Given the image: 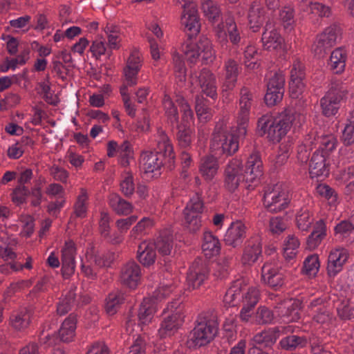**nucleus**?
Instances as JSON below:
<instances>
[{
	"mask_svg": "<svg viewBox=\"0 0 354 354\" xmlns=\"http://www.w3.org/2000/svg\"><path fill=\"white\" fill-rule=\"evenodd\" d=\"M304 76V66L299 59L295 58L290 71L289 81V96L294 99L290 102V104L295 106L294 111L289 110V129L292 127L294 132L301 127L305 120V116L301 113L304 101L299 98L304 88V84L302 82Z\"/></svg>",
	"mask_w": 354,
	"mask_h": 354,
	"instance_id": "nucleus-1",
	"label": "nucleus"
},
{
	"mask_svg": "<svg viewBox=\"0 0 354 354\" xmlns=\"http://www.w3.org/2000/svg\"><path fill=\"white\" fill-rule=\"evenodd\" d=\"M158 151H145L140 156V165L145 173H155L163 165L162 157L171 160L174 158L173 147L165 131L158 129L156 136Z\"/></svg>",
	"mask_w": 354,
	"mask_h": 354,
	"instance_id": "nucleus-2",
	"label": "nucleus"
},
{
	"mask_svg": "<svg viewBox=\"0 0 354 354\" xmlns=\"http://www.w3.org/2000/svg\"><path fill=\"white\" fill-rule=\"evenodd\" d=\"M257 131L272 142H279L288 133V111L284 108L275 116L270 113L263 115L257 122Z\"/></svg>",
	"mask_w": 354,
	"mask_h": 354,
	"instance_id": "nucleus-3",
	"label": "nucleus"
},
{
	"mask_svg": "<svg viewBox=\"0 0 354 354\" xmlns=\"http://www.w3.org/2000/svg\"><path fill=\"white\" fill-rule=\"evenodd\" d=\"M162 315L164 317L158 330V335L160 339L173 336L185 321L183 308L178 300L169 302L163 310Z\"/></svg>",
	"mask_w": 354,
	"mask_h": 354,
	"instance_id": "nucleus-4",
	"label": "nucleus"
},
{
	"mask_svg": "<svg viewBox=\"0 0 354 354\" xmlns=\"http://www.w3.org/2000/svg\"><path fill=\"white\" fill-rule=\"evenodd\" d=\"M237 136L232 133L225 121L218 122L212 135L211 149L219 154L232 155L239 149Z\"/></svg>",
	"mask_w": 354,
	"mask_h": 354,
	"instance_id": "nucleus-5",
	"label": "nucleus"
},
{
	"mask_svg": "<svg viewBox=\"0 0 354 354\" xmlns=\"http://www.w3.org/2000/svg\"><path fill=\"white\" fill-rule=\"evenodd\" d=\"M186 59L196 62L201 59L205 64L212 62L216 57L211 41L206 37H201L196 42H187L183 48Z\"/></svg>",
	"mask_w": 354,
	"mask_h": 354,
	"instance_id": "nucleus-6",
	"label": "nucleus"
},
{
	"mask_svg": "<svg viewBox=\"0 0 354 354\" xmlns=\"http://www.w3.org/2000/svg\"><path fill=\"white\" fill-rule=\"evenodd\" d=\"M217 333L216 324L211 320H201L190 332L187 344L189 347H201L209 344Z\"/></svg>",
	"mask_w": 354,
	"mask_h": 354,
	"instance_id": "nucleus-7",
	"label": "nucleus"
},
{
	"mask_svg": "<svg viewBox=\"0 0 354 354\" xmlns=\"http://www.w3.org/2000/svg\"><path fill=\"white\" fill-rule=\"evenodd\" d=\"M217 41L222 46H227L230 41L239 45L241 40V30L232 17H227L214 28Z\"/></svg>",
	"mask_w": 354,
	"mask_h": 354,
	"instance_id": "nucleus-8",
	"label": "nucleus"
},
{
	"mask_svg": "<svg viewBox=\"0 0 354 354\" xmlns=\"http://www.w3.org/2000/svg\"><path fill=\"white\" fill-rule=\"evenodd\" d=\"M204 203L198 195H195L187 202L184 211V219L187 228L192 232L198 231L202 225V214Z\"/></svg>",
	"mask_w": 354,
	"mask_h": 354,
	"instance_id": "nucleus-9",
	"label": "nucleus"
},
{
	"mask_svg": "<svg viewBox=\"0 0 354 354\" xmlns=\"http://www.w3.org/2000/svg\"><path fill=\"white\" fill-rule=\"evenodd\" d=\"M287 187L283 184H276L266 190L263 197V205L272 212H278L287 207Z\"/></svg>",
	"mask_w": 354,
	"mask_h": 354,
	"instance_id": "nucleus-10",
	"label": "nucleus"
},
{
	"mask_svg": "<svg viewBox=\"0 0 354 354\" xmlns=\"http://www.w3.org/2000/svg\"><path fill=\"white\" fill-rule=\"evenodd\" d=\"M346 91L339 83H332L329 91L320 100L323 115L330 117L337 113L341 100L346 95Z\"/></svg>",
	"mask_w": 354,
	"mask_h": 354,
	"instance_id": "nucleus-11",
	"label": "nucleus"
},
{
	"mask_svg": "<svg viewBox=\"0 0 354 354\" xmlns=\"http://www.w3.org/2000/svg\"><path fill=\"white\" fill-rule=\"evenodd\" d=\"M341 35V29L337 25L330 26L317 36L313 51L319 58L324 57L327 52L336 44Z\"/></svg>",
	"mask_w": 354,
	"mask_h": 354,
	"instance_id": "nucleus-12",
	"label": "nucleus"
},
{
	"mask_svg": "<svg viewBox=\"0 0 354 354\" xmlns=\"http://www.w3.org/2000/svg\"><path fill=\"white\" fill-rule=\"evenodd\" d=\"M241 183L245 185L243 167L241 160L232 159L226 165L224 186L230 192H235Z\"/></svg>",
	"mask_w": 354,
	"mask_h": 354,
	"instance_id": "nucleus-13",
	"label": "nucleus"
},
{
	"mask_svg": "<svg viewBox=\"0 0 354 354\" xmlns=\"http://www.w3.org/2000/svg\"><path fill=\"white\" fill-rule=\"evenodd\" d=\"M243 174L245 187L247 189H252L257 186L263 175V163L257 152L252 153L248 157Z\"/></svg>",
	"mask_w": 354,
	"mask_h": 354,
	"instance_id": "nucleus-14",
	"label": "nucleus"
},
{
	"mask_svg": "<svg viewBox=\"0 0 354 354\" xmlns=\"http://www.w3.org/2000/svg\"><path fill=\"white\" fill-rule=\"evenodd\" d=\"M285 75L282 72L274 73L270 79L264 96V101L268 106H275L282 100L285 91Z\"/></svg>",
	"mask_w": 354,
	"mask_h": 354,
	"instance_id": "nucleus-15",
	"label": "nucleus"
},
{
	"mask_svg": "<svg viewBox=\"0 0 354 354\" xmlns=\"http://www.w3.org/2000/svg\"><path fill=\"white\" fill-rule=\"evenodd\" d=\"M240 95L237 131H239V136H244L247 131L250 109L253 104V95L246 88L241 89Z\"/></svg>",
	"mask_w": 354,
	"mask_h": 354,
	"instance_id": "nucleus-16",
	"label": "nucleus"
},
{
	"mask_svg": "<svg viewBox=\"0 0 354 354\" xmlns=\"http://www.w3.org/2000/svg\"><path fill=\"white\" fill-rule=\"evenodd\" d=\"M142 58L139 50L133 49L127 59L126 66L123 69L125 82L128 86L136 85L138 82V75L141 68Z\"/></svg>",
	"mask_w": 354,
	"mask_h": 354,
	"instance_id": "nucleus-17",
	"label": "nucleus"
},
{
	"mask_svg": "<svg viewBox=\"0 0 354 354\" xmlns=\"http://www.w3.org/2000/svg\"><path fill=\"white\" fill-rule=\"evenodd\" d=\"M109 265V261L104 260L91 248L86 251L85 260H82V271L85 276L92 279L96 275L97 268H102Z\"/></svg>",
	"mask_w": 354,
	"mask_h": 354,
	"instance_id": "nucleus-18",
	"label": "nucleus"
},
{
	"mask_svg": "<svg viewBox=\"0 0 354 354\" xmlns=\"http://www.w3.org/2000/svg\"><path fill=\"white\" fill-rule=\"evenodd\" d=\"M195 77L203 93L213 99L217 96L216 77L209 69L203 68Z\"/></svg>",
	"mask_w": 354,
	"mask_h": 354,
	"instance_id": "nucleus-19",
	"label": "nucleus"
},
{
	"mask_svg": "<svg viewBox=\"0 0 354 354\" xmlns=\"http://www.w3.org/2000/svg\"><path fill=\"white\" fill-rule=\"evenodd\" d=\"M140 279V268L134 261H129L121 269L120 280L125 286L133 289L137 287Z\"/></svg>",
	"mask_w": 354,
	"mask_h": 354,
	"instance_id": "nucleus-20",
	"label": "nucleus"
},
{
	"mask_svg": "<svg viewBox=\"0 0 354 354\" xmlns=\"http://www.w3.org/2000/svg\"><path fill=\"white\" fill-rule=\"evenodd\" d=\"M261 281L273 288L281 286L283 283V274L280 268L274 263H265L261 268Z\"/></svg>",
	"mask_w": 354,
	"mask_h": 354,
	"instance_id": "nucleus-21",
	"label": "nucleus"
},
{
	"mask_svg": "<svg viewBox=\"0 0 354 354\" xmlns=\"http://www.w3.org/2000/svg\"><path fill=\"white\" fill-rule=\"evenodd\" d=\"M76 248L75 243L66 241L62 249V274L64 277H68L73 274L75 268Z\"/></svg>",
	"mask_w": 354,
	"mask_h": 354,
	"instance_id": "nucleus-22",
	"label": "nucleus"
},
{
	"mask_svg": "<svg viewBox=\"0 0 354 354\" xmlns=\"http://www.w3.org/2000/svg\"><path fill=\"white\" fill-rule=\"evenodd\" d=\"M348 257V253L344 249H336L330 252L326 268L327 274L330 277H335L342 270Z\"/></svg>",
	"mask_w": 354,
	"mask_h": 354,
	"instance_id": "nucleus-23",
	"label": "nucleus"
},
{
	"mask_svg": "<svg viewBox=\"0 0 354 354\" xmlns=\"http://www.w3.org/2000/svg\"><path fill=\"white\" fill-rule=\"evenodd\" d=\"M309 173L311 178L326 177L329 174L328 165L326 163V156L319 150L315 151L310 160Z\"/></svg>",
	"mask_w": 354,
	"mask_h": 354,
	"instance_id": "nucleus-24",
	"label": "nucleus"
},
{
	"mask_svg": "<svg viewBox=\"0 0 354 354\" xmlns=\"http://www.w3.org/2000/svg\"><path fill=\"white\" fill-rule=\"evenodd\" d=\"M158 308V305L153 298H145L138 313L139 326L143 327L151 324L154 319Z\"/></svg>",
	"mask_w": 354,
	"mask_h": 354,
	"instance_id": "nucleus-25",
	"label": "nucleus"
},
{
	"mask_svg": "<svg viewBox=\"0 0 354 354\" xmlns=\"http://www.w3.org/2000/svg\"><path fill=\"white\" fill-rule=\"evenodd\" d=\"M245 233L246 227L242 222H232L225 234L224 241L228 245L236 247L243 241Z\"/></svg>",
	"mask_w": 354,
	"mask_h": 354,
	"instance_id": "nucleus-26",
	"label": "nucleus"
},
{
	"mask_svg": "<svg viewBox=\"0 0 354 354\" xmlns=\"http://www.w3.org/2000/svg\"><path fill=\"white\" fill-rule=\"evenodd\" d=\"M208 275L207 269L199 264L192 265L187 273V285L189 290L199 288L206 280Z\"/></svg>",
	"mask_w": 354,
	"mask_h": 354,
	"instance_id": "nucleus-27",
	"label": "nucleus"
},
{
	"mask_svg": "<svg viewBox=\"0 0 354 354\" xmlns=\"http://www.w3.org/2000/svg\"><path fill=\"white\" fill-rule=\"evenodd\" d=\"M181 24L192 33L199 32L201 24L196 5H192L190 7L183 9Z\"/></svg>",
	"mask_w": 354,
	"mask_h": 354,
	"instance_id": "nucleus-28",
	"label": "nucleus"
},
{
	"mask_svg": "<svg viewBox=\"0 0 354 354\" xmlns=\"http://www.w3.org/2000/svg\"><path fill=\"white\" fill-rule=\"evenodd\" d=\"M262 252L261 244L259 239L250 241L245 246L241 257V262L245 266H251L254 263Z\"/></svg>",
	"mask_w": 354,
	"mask_h": 354,
	"instance_id": "nucleus-29",
	"label": "nucleus"
},
{
	"mask_svg": "<svg viewBox=\"0 0 354 354\" xmlns=\"http://www.w3.org/2000/svg\"><path fill=\"white\" fill-rule=\"evenodd\" d=\"M137 254L139 262L144 266H149L156 261V254L153 243L147 241L141 243L138 246Z\"/></svg>",
	"mask_w": 354,
	"mask_h": 354,
	"instance_id": "nucleus-30",
	"label": "nucleus"
},
{
	"mask_svg": "<svg viewBox=\"0 0 354 354\" xmlns=\"http://www.w3.org/2000/svg\"><path fill=\"white\" fill-rule=\"evenodd\" d=\"M280 330L278 328L269 329L257 333L253 337L254 346L266 348L272 346L279 337Z\"/></svg>",
	"mask_w": 354,
	"mask_h": 354,
	"instance_id": "nucleus-31",
	"label": "nucleus"
},
{
	"mask_svg": "<svg viewBox=\"0 0 354 354\" xmlns=\"http://www.w3.org/2000/svg\"><path fill=\"white\" fill-rule=\"evenodd\" d=\"M265 11L261 5L254 1L252 3L249 12L248 20L250 28L253 32H257L265 20Z\"/></svg>",
	"mask_w": 354,
	"mask_h": 354,
	"instance_id": "nucleus-32",
	"label": "nucleus"
},
{
	"mask_svg": "<svg viewBox=\"0 0 354 354\" xmlns=\"http://www.w3.org/2000/svg\"><path fill=\"white\" fill-rule=\"evenodd\" d=\"M218 167L217 159L212 156H208L201 159L199 171L206 180H211L217 174Z\"/></svg>",
	"mask_w": 354,
	"mask_h": 354,
	"instance_id": "nucleus-33",
	"label": "nucleus"
},
{
	"mask_svg": "<svg viewBox=\"0 0 354 354\" xmlns=\"http://www.w3.org/2000/svg\"><path fill=\"white\" fill-rule=\"evenodd\" d=\"M243 279H238L227 289L223 297L225 306H235L241 300V290L243 289Z\"/></svg>",
	"mask_w": 354,
	"mask_h": 354,
	"instance_id": "nucleus-34",
	"label": "nucleus"
},
{
	"mask_svg": "<svg viewBox=\"0 0 354 354\" xmlns=\"http://www.w3.org/2000/svg\"><path fill=\"white\" fill-rule=\"evenodd\" d=\"M262 43L264 48L271 50L281 48L284 39L275 29L269 30L268 26L266 27L262 35Z\"/></svg>",
	"mask_w": 354,
	"mask_h": 354,
	"instance_id": "nucleus-35",
	"label": "nucleus"
},
{
	"mask_svg": "<svg viewBox=\"0 0 354 354\" xmlns=\"http://www.w3.org/2000/svg\"><path fill=\"white\" fill-rule=\"evenodd\" d=\"M221 247L218 239L210 232L206 231L203 234L202 250L204 254L210 258L218 254Z\"/></svg>",
	"mask_w": 354,
	"mask_h": 354,
	"instance_id": "nucleus-36",
	"label": "nucleus"
},
{
	"mask_svg": "<svg viewBox=\"0 0 354 354\" xmlns=\"http://www.w3.org/2000/svg\"><path fill=\"white\" fill-rule=\"evenodd\" d=\"M104 31L108 39V47L111 50L119 49L121 46L122 33L120 28L112 23H107Z\"/></svg>",
	"mask_w": 354,
	"mask_h": 354,
	"instance_id": "nucleus-37",
	"label": "nucleus"
},
{
	"mask_svg": "<svg viewBox=\"0 0 354 354\" xmlns=\"http://www.w3.org/2000/svg\"><path fill=\"white\" fill-rule=\"evenodd\" d=\"M326 235V225L324 221L321 220L316 223L313 231L307 239V248L310 250L317 248Z\"/></svg>",
	"mask_w": 354,
	"mask_h": 354,
	"instance_id": "nucleus-38",
	"label": "nucleus"
},
{
	"mask_svg": "<svg viewBox=\"0 0 354 354\" xmlns=\"http://www.w3.org/2000/svg\"><path fill=\"white\" fill-rule=\"evenodd\" d=\"M77 318L73 315H70L63 322L59 330V335L63 342H71L73 340L76 329Z\"/></svg>",
	"mask_w": 354,
	"mask_h": 354,
	"instance_id": "nucleus-39",
	"label": "nucleus"
},
{
	"mask_svg": "<svg viewBox=\"0 0 354 354\" xmlns=\"http://www.w3.org/2000/svg\"><path fill=\"white\" fill-rule=\"evenodd\" d=\"M346 59V51L343 48H337L334 50L330 57L328 64L330 70L333 73L339 74L344 71Z\"/></svg>",
	"mask_w": 354,
	"mask_h": 354,
	"instance_id": "nucleus-40",
	"label": "nucleus"
},
{
	"mask_svg": "<svg viewBox=\"0 0 354 354\" xmlns=\"http://www.w3.org/2000/svg\"><path fill=\"white\" fill-rule=\"evenodd\" d=\"M109 203L113 210L118 214H129L133 210L131 203L124 200L117 194H110Z\"/></svg>",
	"mask_w": 354,
	"mask_h": 354,
	"instance_id": "nucleus-41",
	"label": "nucleus"
},
{
	"mask_svg": "<svg viewBox=\"0 0 354 354\" xmlns=\"http://www.w3.org/2000/svg\"><path fill=\"white\" fill-rule=\"evenodd\" d=\"M241 294L243 305L255 306L259 301L260 295L259 290L254 286H248L244 280Z\"/></svg>",
	"mask_w": 354,
	"mask_h": 354,
	"instance_id": "nucleus-42",
	"label": "nucleus"
},
{
	"mask_svg": "<svg viewBox=\"0 0 354 354\" xmlns=\"http://www.w3.org/2000/svg\"><path fill=\"white\" fill-rule=\"evenodd\" d=\"M30 319L29 313L24 310L13 313L10 317V323L14 329L23 330L28 326Z\"/></svg>",
	"mask_w": 354,
	"mask_h": 354,
	"instance_id": "nucleus-43",
	"label": "nucleus"
},
{
	"mask_svg": "<svg viewBox=\"0 0 354 354\" xmlns=\"http://www.w3.org/2000/svg\"><path fill=\"white\" fill-rule=\"evenodd\" d=\"M124 300L122 292L115 291L111 292L106 299L105 310L110 315H114Z\"/></svg>",
	"mask_w": 354,
	"mask_h": 354,
	"instance_id": "nucleus-44",
	"label": "nucleus"
},
{
	"mask_svg": "<svg viewBox=\"0 0 354 354\" xmlns=\"http://www.w3.org/2000/svg\"><path fill=\"white\" fill-rule=\"evenodd\" d=\"M176 102L180 106L182 112V122L180 125H183V127H190L194 123V113L190 106L180 95L176 96Z\"/></svg>",
	"mask_w": 354,
	"mask_h": 354,
	"instance_id": "nucleus-45",
	"label": "nucleus"
},
{
	"mask_svg": "<svg viewBox=\"0 0 354 354\" xmlns=\"http://www.w3.org/2000/svg\"><path fill=\"white\" fill-rule=\"evenodd\" d=\"M225 71L227 87L231 89L234 86L239 74V66L236 62L231 59L226 61Z\"/></svg>",
	"mask_w": 354,
	"mask_h": 354,
	"instance_id": "nucleus-46",
	"label": "nucleus"
},
{
	"mask_svg": "<svg viewBox=\"0 0 354 354\" xmlns=\"http://www.w3.org/2000/svg\"><path fill=\"white\" fill-rule=\"evenodd\" d=\"M88 194L84 189H81L76 202L74 205L73 216L78 218H84L86 215L88 207Z\"/></svg>",
	"mask_w": 354,
	"mask_h": 354,
	"instance_id": "nucleus-47",
	"label": "nucleus"
},
{
	"mask_svg": "<svg viewBox=\"0 0 354 354\" xmlns=\"http://www.w3.org/2000/svg\"><path fill=\"white\" fill-rule=\"evenodd\" d=\"M28 59V53H23L13 59H6L0 64V71L6 73L10 69L15 70L19 65H24Z\"/></svg>",
	"mask_w": 354,
	"mask_h": 354,
	"instance_id": "nucleus-48",
	"label": "nucleus"
},
{
	"mask_svg": "<svg viewBox=\"0 0 354 354\" xmlns=\"http://www.w3.org/2000/svg\"><path fill=\"white\" fill-rule=\"evenodd\" d=\"M319 195L325 198L330 206H335L337 201V194L335 189L326 184H319L316 187Z\"/></svg>",
	"mask_w": 354,
	"mask_h": 354,
	"instance_id": "nucleus-49",
	"label": "nucleus"
},
{
	"mask_svg": "<svg viewBox=\"0 0 354 354\" xmlns=\"http://www.w3.org/2000/svg\"><path fill=\"white\" fill-rule=\"evenodd\" d=\"M195 109L201 122H206L212 117V111L207 106L205 101L199 97L196 99Z\"/></svg>",
	"mask_w": 354,
	"mask_h": 354,
	"instance_id": "nucleus-50",
	"label": "nucleus"
},
{
	"mask_svg": "<svg viewBox=\"0 0 354 354\" xmlns=\"http://www.w3.org/2000/svg\"><path fill=\"white\" fill-rule=\"evenodd\" d=\"M313 218L306 208H301L296 215V223L301 230H308L310 227Z\"/></svg>",
	"mask_w": 354,
	"mask_h": 354,
	"instance_id": "nucleus-51",
	"label": "nucleus"
},
{
	"mask_svg": "<svg viewBox=\"0 0 354 354\" xmlns=\"http://www.w3.org/2000/svg\"><path fill=\"white\" fill-rule=\"evenodd\" d=\"M254 322L259 324H270L274 319L273 313L267 307L261 306H259L254 317Z\"/></svg>",
	"mask_w": 354,
	"mask_h": 354,
	"instance_id": "nucleus-52",
	"label": "nucleus"
},
{
	"mask_svg": "<svg viewBox=\"0 0 354 354\" xmlns=\"http://www.w3.org/2000/svg\"><path fill=\"white\" fill-rule=\"evenodd\" d=\"M75 295L74 290H70L60 299L57 307V313L59 315H63L68 313L74 303Z\"/></svg>",
	"mask_w": 354,
	"mask_h": 354,
	"instance_id": "nucleus-53",
	"label": "nucleus"
},
{
	"mask_svg": "<svg viewBox=\"0 0 354 354\" xmlns=\"http://www.w3.org/2000/svg\"><path fill=\"white\" fill-rule=\"evenodd\" d=\"M106 49L107 46L104 39L103 36H100L93 41L89 50L95 59H99L102 55H105Z\"/></svg>",
	"mask_w": 354,
	"mask_h": 354,
	"instance_id": "nucleus-54",
	"label": "nucleus"
},
{
	"mask_svg": "<svg viewBox=\"0 0 354 354\" xmlns=\"http://www.w3.org/2000/svg\"><path fill=\"white\" fill-rule=\"evenodd\" d=\"M319 268V257L316 254L308 256L304 262L302 271L308 275H315Z\"/></svg>",
	"mask_w": 354,
	"mask_h": 354,
	"instance_id": "nucleus-55",
	"label": "nucleus"
},
{
	"mask_svg": "<svg viewBox=\"0 0 354 354\" xmlns=\"http://www.w3.org/2000/svg\"><path fill=\"white\" fill-rule=\"evenodd\" d=\"M162 104L168 119L172 123H176L178 120L177 109L169 95H165Z\"/></svg>",
	"mask_w": 354,
	"mask_h": 354,
	"instance_id": "nucleus-56",
	"label": "nucleus"
},
{
	"mask_svg": "<svg viewBox=\"0 0 354 354\" xmlns=\"http://www.w3.org/2000/svg\"><path fill=\"white\" fill-rule=\"evenodd\" d=\"M37 89L38 93L41 95L48 104L55 105L58 103V98L51 93L50 84L48 81L39 83Z\"/></svg>",
	"mask_w": 354,
	"mask_h": 354,
	"instance_id": "nucleus-57",
	"label": "nucleus"
},
{
	"mask_svg": "<svg viewBox=\"0 0 354 354\" xmlns=\"http://www.w3.org/2000/svg\"><path fill=\"white\" fill-rule=\"evenodd\" d=\"M201 8L209 20H215L220 15V10L212 0H201Z\"/></svg>",
	"mask_w": 354,
	"mask_h": 354,
	"instance_id": "nucleus-58",
	"label": "nucleus"
},
{
	"mask_svg": "<svg viewBox=\"0 0 354 354\" xmlns=\"http://www.w3.org/2000/svg\"><path fill=\"white\" fill-rule=\"evenodd\" d=\"M341 140L345 146L354 144V115L346 124Z\"/></svg>",
	"mask_w": 354,
	"mask_h": 354,
	"instance_id": "nucleus-59",
	"label": "nucleus"
},
{
	"mask_svg": "<svg viewBox=\"0 0 354 354\" xmlns=\"http://www.w3.org/2000/svg\"><path fill=\"white\" fill-rule=\"evenodd\" d=\"M153 244L155 245V250L156 249L162 255L170 254L173 249L172 240L169 236H160L157 239L156 242Z\"/></svg>",
	"mask_w": 354,
	"mask_h": 354,
	"instance_id": "nucleus-60",
	"label": "nucleus"
},
{
	"mask_svg": "<svg viewBox=\"0 0 354 354\" xmlns=\"http://www.w3.org/2000/svg\"><path fill=\"white\" fill-rule=\"evenodd\" d=\"M193 131L190 127L178 126V140L182 147H187L192 142Z\"/></svg>",
	"mask_w": 354,
	"mask_h": 354,
	"instance_id": "nucleus-61",
	"label": "nucleus"
},
{
	"mask_svg": "<svg viewBox=\"0 0 354 354\" xmlns=\"http://www.w3.org/2000/svg\"><path fill=\"white\" fill-rule=\"evenodd\" d=\"M174 290V288L169 283H161L153 292L151 297L148 298H153L158 305V302L161 301L167 297Z\"/></svg>",
	"mask_w": 354,
	"mask_h": 354,
	"instance_id": "nucleus-62",
	"label": "nucleus"
},
{
	"mask_svg": "<svg viewBox=\"0 0 354 354\" xmlns=\"http://www.w3.org/2000/svg\"><path fill=\"white\" fill-rule=\"evenodd\" d=\"M337 140L333 135L322 138L319 149L327 156L328 153L333 151L337 146Z\"/></svg>",
	"mask_w": 354,
	"mask_h": 354,
	"instance_id": "nucleus-63",
	"label": "nucleus"
},
{
	"mask_svg": "<svg viewBox=\"0 0 354 354\" xmlns=\"http://www.w3.org/2000/svg\"><path fill=\"white\" fill-rule=\"evenodd\" d=\"M257 53V50L254 46L251 44L247 46L244 51V63L247 68L250 69H254L258 66L257 62L255 59Z\"/></svg>",
	"mask_w": 354,
	"mask_h": 354,
	"instance_id": "nucleus-64",
	"label": "nucleus"
}]
</instances>
